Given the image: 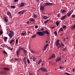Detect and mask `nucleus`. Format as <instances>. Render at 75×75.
Wrapping results in <instances>:
<instances>
[{"mask_svg": "<svg viewBox=\"0 0 75 75\" xmlns=\"http://www.w3.org/2000/svg\"><path fill=\"white\" fill-rule=\"evenodd\" d=\"M40 30L41 31H38V32H37V34L38 35H39L40 36H43L44 34H49V33L48 32V31H43L44 30V28H40Z\"/></svg>", "mask_w": 75, "mask_h": 75, "instance_id": "f257e3e1", "label": "nucleus"}, {"mask_svg": "<svg viewBox=\"0 0 75 75\" xmlns=\"http://www.w3.org/2000/svg\"><path fill=\"white\" fill-rule=\"evenodd\" d=\"M53 4H52L51 3H46V4L43 6H40V9L41 11H44L45 10V7L46 6H53Z\"/></svg>", "mask_w": 75, "mask_h": 75, "instance_id": "f03ea898", "label": "nucleus"}, {"mask_svg": "<svg viewBox=\"0 0 75 75\" xmlns=\"http://www.w3.org/2000/svg\"><path fill=\"white\" fill-rule=\"evenodd\" d=\"M60 41L59 40H58L56 42H55L56 45V46H58V48H61V45L59 43V42Z\"/></svg>", "mask_w": 75, "mask_h": 75, "instance_id": "7ed1b4c3", "label": "nucleus"}, {"mask_svg": "<svg viewBox=\"0 0 75 75\" xmlns=\"http://www.w3.org/2000/svg\"><path fill=\"white\" fill-rule=\"evenodd\" d=\"M43 65L44 64L43 63L42 65L41 66L42 67L40 68V70H41V71H48L45 68H43V67H42Z\"/></svg>", "mask_w": 75, "mask_h": 75, "instance_id": "20e7f679", "label": "nucleus"}, {"mask_svg": "<svg viewBox=\"0 0 75 75\" xmlns=\"http://www.w3.org/2000/svg\"><path fill=\"white\" fill-rule=\"evenodd\" d=\"M14 34V33H10V34L8 35L9 36L10 38H12V37H13V36Z\"/></svg>", "mask_w": 75, "mask_h": 75, "instance_id": "39448f33", "label": "nucleus"}, {"mask_svg": "<svg viewBox=\"0 0 75 75\" xmlns=\"http://www.w3.org/2000/svg\"><path fill=\"white\" fill-rule=\"evenodd\" d=\"M61 60V57H58L57 58L56 62H58V61H60Z\"/></svg>", "mask_w": 75, "mask_h": 75, "instance_id": "423d86ee", "label": "nucleus"}, {"mask_svg": "<svg viewBox=\"0 0 75 75\" xmlns=\"http://www.w3.org/2000/svg\"><path fill=\"white\" fill-rule=\"evenodd\" d=\"M67 17V15H65L64 16H62V17H61V20H64L65 19L66 17Z\"/></svg>", "mask_w": 75, "mask_h": 75, "instance_id": "0eeeda50", "label": "nucleus"}, {"mask_svg": "<svg viewBox=\"0 0 75 75\" xmlns=\"http://www.w3.org/2000/svg\"><path fill=\"white\" fill-rule=\"evenodd\" d=\"M26 59H27V57H25L23 59V62H24V63H25V64H26L27 62V61L26 60Z\"/></svg>", "mask_w": 75, "mask_h": 75, "instance_id": "6e6552de", "label": "nucleus"}, {"mask_svg": "<svg viewBox=\"0 0 75 75\" xmlns=\"http://www.w3.org/2000/svg\"><path fill=\"white\" fill-rule=\"evenodd\" d=\"M48 45H49V44H46V45L44 46V48L43 49L44 51H45V50H46V48H47Z\"/></svg>", "mask_w": 75, "mask_h": 75, "instance_id": "1a4fd4ad", "label": "nucleus"}, {"mask_svg": "<svg viewBox=\"0 0 75 75\" xmlns=\"http://www.w3.org/2000/svg\"><path fill=\"white\" fill-rule=\"evenodd\" d=\"M20 48H19V49L18 50V51H17V52H16V54H17V55L18 56L19 54H20Z\"/></svg>", "mask_w": 75, "mask_h": 75, "instance_id": "9d476101", "label": "nucleus"}, {"mask_svg": "<svg viewBox=\"0 0 75 75\" xmlns=\"http://www.w3.org/2000/svg\"><path fill=\"white\" fill-rule=\"evenodd\" d=\"M7 15L9 16V17H11L12 15L11 12H10L8 11V12H7Z\"/></svg>", "mask_w": 75, "mask_h": 75, "instance_id": "9b49d317", "label": "nucleus"}, {"mask_svg": "<svg viewBox=\"0 0 75 75\" xmlns=\"http://www.w3.org/2000/svg\"><path fill=\"white\" fill-rule=\"evenodd\" d=\"M54 57H55V54H53V55H52V56L50 57L49 59H52V58H54Z\"/></svg>", "mask_w": 75, "mask_h": 75, "instance_id": "f8f14e48", "label": "nucleus"}, {"mask_svg": "<svg viewBox=\"0 0 75 75\" xmlns=\"http://www.w3.org/2000/svg\"><path fill=\"white\" fill-rule=\"evenodd\" d=\"M71 14H72V13L71 12H68V13H67V16H68V17H69V16H70V15H71Z\"/></svg>", "mask_w": 75, "mask_h": 75, "instance_id": "ddd939ff", "label": "nucleus"}, {"mask_svg": "<svg viewBox=\"0 0 75 75\" xmlns=\"http://www.w3.org/2000/svg\"><path fill=\"white\" fill-rule=\"evenodd\" d=\"M64 31V30L62 28H60V29H59V31H58V32H59L60 31Z\"/></svg>", "mask_w": 75, "mask_h": 75, "instance_id": "4468645a", "label": "nucleus"}, {"mask_svg": "<svg viewBox=\"0 0 75 75\" xmlns=\"http://www.w3.org/2000/svg\"><path fill=\"white\" fill-rule=\"evenodd\" d=\"M23 52L25 54L26 53H27V50L24 49V48H23Z\"/></svg>", "mask_w": 75, "mask_h": 75, "instance_id": "2eb2a0df", "label": "nucleus"}, {"mask_svg": "<svg viewBox=\"0 0 75 75\" xmlns=\"http://www.w3.org/2000/svg\"><path fill=\"white\" fill-rule=\"evenodd\" d=\"M8 39V38L7 37H5L4 38V41L5 42H6V41H7V39Z\"/></svg>", "mask_w": 75, "mask_h": 75, "instance_id": "dca6fc26", "label": "nucleus"}, {"mask_svg": "<svg viewBox=\"0 0 75 75\" xmlns=\"http://www.w3.org/2000/svg\"><path fill=\"white\" fill-rule=\"evenodd\" d=\"M24 6V3H23V2L21 3V5L20 6L21 7H22V6Z\"/></svg>", "mask_w": 75, "mask_h": 75, "instance_id": "f3484780", "label": "nucleus"}, {"mask_svg": "<svg viewBox=\"0 0 75 75\" xmlns=\"http://www.w3.org/2000/svg\"><path fill=\"white\" fill-rule=\"evenodd\" d=\"M56 25L57 26L59 25V22L58 21H56Z\"/></svg>", "mask_w": 75, "mask_h": 75, "instance_id": "a211bd4d", "label": "nucleus"}, {"mask_svg": "<svg viewBox=\"0 0 75 75\" xmlns=\"http://www.w3.org/2000/svg\"><path fill=\"white\" fill-rule=\"evenodd\" d=\"M71 28H75V24H74V25H72V26H71Z\"/></svg>", "mask_w": 75, "mask_h": 75, "instance_id": "6ab92c4d", "label": "nucleus"}, {"mask_svg": "<svg viewBox=\"0 0 75 75\" xmlns=\"http://www.w3.org/2000/svg\"><path fill=\"white\" fill-rule=\"evenodd\" d=\"M46 16H43V18L44 19H47L48 18V17H46Z\"/></svg>", "mask_w": 75, "mask_h": 75, "instance_id": "aec40b11", "label": "nucleus"}, {"mask_svg": "<svg viewBox=\"0 0 75 75\" xmlns=\"http://www.w3.org/2000/svg\"><path fill=\"white\" fill-rule=\"evenodd\" d=\"M14 40H11L10 41L9 43L10 44H11V43L13 42H14Z\"/></svg>", "mask_w": 75, "mask_h": 75, "instance_id": "412c9836", "label": "nucleus"}, {"mask_svg": "<svg viewBox=\"0 0 75 75\" xmlns=\"http://www.w3.org/2000/svg\"><path fill=\"white\" fill-rule=\"evenodd\" d=\"M35 37H36V35H34L33 36H32V38H34Z\"/></svg>", "mask_w": 75, "mask_h": 75, "instance_id": "4be33fe9", "label": "nucleus"}, {"mask_svg": "<svg viewBox=\"0 0 75 75\" xmlns=\"http://www.w3.org/2000/svg\"><path fill=\"white\" fill-rule=\"evenodd\" d=\"M36 59V58L35 57H33V60L34 62H35V60Z\"/></svg>", "mask_w": 75, "mask_h": 75, "instance_id": "5701e85b", "label": "nucleus"}, {"mask_svg": "<svg viewBox=\"0 0 75 75\" xmlns=\"http://www.w3.org/2000/svg\"><path fill=\"white\" fill-rule=\"evenodd\" d=\"M67 27V25H63L62 26L63 28H65Z\"/></svg>", "mask_w": 75, "mask_h": 75, "instance_id": "b1692460", "label": "nucleus"}, {"mask_svg": "<svg viewBox=\"0 0 75 75\" xmlns=\"http://www.w3.org/2000/svg\"><path fill=\"white\" fill-rule=\"evenodd\" d=\"M30 21H34V20H35L33 19V18H30Z\"/></svg>", "mask_w": 75, "mask_h": 75, "instance_id": "393cba45", "label": "nucleus"}, {"mask_svg": "<svg viewBox=\"0 0 75 75\" xmlns=\"http://www.w3.org/2000/svg\"><path fill=\"white\" fill-rule=\"evenodd\" d=\"M27 62L28 64H30V61L29 59H27Z\"/></svg>", "mask_w": 75, "mask_h": 75, "instance_id": "a878e982", "label": "nucleus"}, {"mask_svg": "<svg viewBox=\"0 0 75 75\" xmlns=\"http://www.w3.org/2000/svg\"><path fill=\"white\" fill-rule=\"evenodd\" d=\"M4 18V20L5 21H6V22H7L8 20L7 19L6 17H5V18Z\"/></svg>", "mask_w": 75, "mask_h": 75, "instance_id": "bb28decb", "label": "nucleus"}, {"mask_svg": "<svg viewBox=\"0 0 75 75\" xmlns=\"http://www.w3.org/2000/svg\"><path fill=\"white\" fill-rule=\"evenodd\" d=\"M3 53L4 54H7V52H6V51H5V50H4Z\"/></svg>", "mask_w": 75, "mask_h": 75, "instance_id": "cd10ccee", "label": "nucleus"}, {"mask_svg": "<svg viewBox=\"0 0 75 75\" xmlns=\"http://www.w3.org/2000/svg\"><path fill=\"white\" fill-rule=\"evenodd\" d=\"M4 70H7L8 71H9V69L8 68H4Z\"/></svg>", "mask_w": 75, "mask_h": 75, "instance_id": "c85d7f7f", "label": "nucleus"}, {"mask_svg": "<svg viewBox=\"0 0 75 75\" xmlns=\"http://www.w3.org/2000/svg\"><path fill=\"white\" fill-rule=\"evenodd\" d=\"M42 59H40V60H39V62L38 63V64H40V63L41 62H42Z\"/></svg>", "mask_w": 75, "mask_h": 75, "instance_id": "c756f323", "label": "nucleus"}, {"mask_svg": "<svg viewBox=\"0 0 75 75\" xmlns=\"http://www.w3.org/2000/svg\"><path fill=\"white\" fill-rule=\"evenodd\" d=\"M67 48H62V50H63V51H66V50Z\"/></svg>", "mask_w": 75, "mask_h": 75, "instance_id": "7c9ffc66", "label": "nucleus"}, {"mask_svg": "<svg viewBox=\"0 0 75 75\" xmlns=\"http://www.w3.org/2000/svg\"><path fill=\"white\" fill-rule=\"evenodd\" d=\"M62 13H65V12H66L65 10H62Z\"/></svg>", "mask_w": 75, "mask_h": 75, "instance_id": "2f4dec72", "label": "nucleus"}, {"mask_svg": "<svg viewBox=\"0 0 75 75\" xmlns=\"http://www.w3.org/2000/svg\"><path fill=\"white\" fill-rule=\"evenodd\" d=\"M11 8H15V6H11Z\"/></svg>", "mask_w": 75, "mask_h": 75, "instance_id": "473e14b6", "label": "nucleus"}, {"mask_svg": "<svg viewBox=\"0 0 75 75\" xmlns=\"http://www.w3.org/2000/svg\"><path fill=\"white\" fill-rule=\"evenodd\" d=\"M65 74H67V75H71L70 74L67 73V72H65Z\"/></svg>", "mask_w": 75, "mask_h": 75, "instance_id": "72a5a7b5", "label": "nucleus"}, {"mask_svg": "<svg viewBox=\"0 0 75 75\" xmlns=\"http://www.w3.org/2000/svg\"><path fill=\"white\" fill-rule=\"evenodd\" d=\"M49 20L48 19V20H47V21H45L44 23H47L48 21H49Z\"/></svg>", "mask_w": 75, "mask_h": 75, "instance_id": "f704fd0d", "label": "nucleus"}, {"mask_svg": "<svg viewBox=\"0 0 75 75\" xmlns=\"http://www.w3.org/2000/svg\"><path fill=\"white\" fill-rule=\"evenodd\" d=\"M31 52L32 53H35H35H36L35 52V51H33V50H31Z\"/></svg>", "mask_w": 75, "mask_h": 75, "instance_id": "c9c22d12", "label": "nucleus"}, {"mask_svg": "<svg viewBox=\"0 0 75 75\" xmlns=\"http://www.w3.org/2000/svg\"><path fill=\"white\" fill-rule=\"evenodd\" d=\"M3 34V31H0V34Z\"/></svg>", "mask_w": 75, "mask_h": 75, "instance_id": "e433bc0d", "label": "nucleus"}, {"mask_svg": "<svg viewBox=\"0 0 75 75\" xmlns=\"http://www.w3.org/2000/svg\"><path fill=\"white\" fill-rule=\"evenodd\" d=\"M54 33L56 35H57V31H54Z\"/></svg>", "mask_w": 75, "mask_h": 75, "instance_id": "4c0bfd02", "label": "nucleus"}, {"mask_svg": "<svg viewBox=\"0 0 75 75\" xmlns=\"http://www.w3.org/2000/svg\"><path fill=\"white\" fill-rule=\"evenodd\" d=\"M61 44L62 45V46H64V44H63V42H61Z\"/></svg>", "mask_w": 75, "mask_h": 75, "instance_id": "58836bf2", "label": "nucleus"}, {"mask_svg": "<svg viewBox=\"0 0 75 75\" xmlns=\"http://www.w3.org/2000/svg\"><path fill=\"white\" fill-rule=\"evenodd\" d=\"M1 72L2 74H5V73H4V71H1Z\"/></svg>", "mask_w": 75, "mask_h": 75, "instance_id": "ea45409f", "label": "nucleus"}, {"mask_svg": "<svg viewBox=\"0 0 75 75\" xmlns=\"http://www.w3.org/2000/svg\"><path fill=\"white\" fill-rule=\"evenodd\" d=\"M21 50H23V48H21V47L20 48V52L21 51Z\"/></svg>", "mask_w": 75, "mask_h": 75, "instance_id": "a19ab883", "label": "nucleus"}, {"mask_svg": "<svg viewBox=\"0 0 75 75\" xmlns=\"http://www.w3.org/2000/svg\"><path fill=\"white\" fill-rule=\"evenodd\" d=\"M21 35H23L24 36L25 35V33H21Z\"/></svg>", "mask_w": 75, "mask_h": 75, "instance_id": "79ce46f5", "label": "nucleus"}, {"mask_svg": "<svg viewBox=\"0 0 75 75\" xmlns=\"http://www.w3.org/2000/svg\"><path fill=\"white\" fill-rule=\"evenodd\" d=\"M14 59H15V60H16V61H18V60H19L18 59H17L16 58H15Z\"/></svg>", "mask_w": 75, "mask_h": 75, "instance_id": "37998d69", "label": "nucleus"}, {"mask_svg": "<svg viewBox=\"0 0 75 75\" xmlns=\"http://www.w3.org/2000/svg\"><path fill=\"white\" fill-rule=\"evenodd\" d=\"M35 28H38V25H35Z\"/></svg>", "mask_w": 75, "mask_h": 75, "instance_id": "c03bdc74", "label": "nucleus"}, {"mask_svg": "<svg viewBox=\"0 0 75 75\" xmlns=\"http://www.w3.org/2000/svg\"><path fill=\"white\" fill-rule=\"evenodd\" d=\"M18 39L16 40V43H18Z\"/></svg>", "mask_w": 75, "mask_h": 75, "instance_id": "a18cd8bd", "label": "nucleus"}, {"mask_svg": "<svg viewBox=\"0 0 75 75\" xmlns=\"http://www.w3.org/2000/svg\"><path fill=\"white\" fill-rule=\"evenodd\" d=\"M34 17H37V16L36 15H34Z\"/></svg>", "mask_w": 75, "mask_h": 75, "instance_id": "49530a36", "label": "nucleus"}, {"mask_svg": "<svg viewBox=\"0 0 75 75\" xmlns=\"http://www.w3.org/2000/svg\"><path fill=\"white\" fill-rule=\"evenodd\" d=\"M57 17H60V14L59 13L57 15Z\"/></svg>", "mask_w": 75, "mask_h": 75, "instance_id": "de8ad7c7", "label": "nucleus"}, {"mask_svg": "<svg viewBox=\"0 0 75 75\" xmlns=\"http://www.w3.org/2000/svg\"><path fill=\"white\" fill-rule=\"evenodd\" d=\"M72 16V17H75V15H73Z\"/></svg>", "mask_w": 75, "mask_h": 75, "instance_id": "09e8293b", "label": "nucleus"}, {"mask_svg": "<svg viewBox=\"0 0 75 75\" xmlns=\"http://www.w3.org/2000/svg\"><path fill=\"white\" fill-rule=\"evenodd\" d=\"M55 26H53V27H51V28H52V29H53V28H54Z\"/></svg>", "mask_w": 75, "mask_h": 75, "instance_id": "8fccbe9b", "label": "nucleus"}, {"mask_svg": "<svg viewBox=\"0 0 75 75\" xmlns=\"http://www.w3.org/2000/svg\"><path fill=\"white\" fill-rule=\"evenodd\" d=\"M10 32H11V33H14L13 31H10Z\"/></svg>", "mask_w": 75, "mask_h": 75, "instance_id": "3c124183", "label": "nucleus"}, {"mask_svg": "<svg viewBox=\"0 0 75 75\" xmlns=\"http://www.w3.org/2000/svg\"><path fill=\"white\" fill-rule=\"evenodd\" d=\"M5 47H6V48H8V46L7 45H5Z\"/></svg>", "mask_w": 75, "mask_h": 75, "instance_id": "603ef678", "label": "nucleus"}, {"mask_svg": "<svg viewBox=\"0 0 75 75\" xmlns=\"http://www.w3.org/2000/svg\"><path fill=\"white\" fill-rule=\"evenodd\" d=\"M24 12H23V10H22V11H21V14H23Z\"/></svg>", "mask_w": 75, "mask_h": 75, "instance_id": "864d4df0", "label": "nucleus"}, {"mask_svg": "<svg viewBox=\"0 0 75 75\" xmlns=\"http://www.w3.org/2000/svg\"><path fill=\"white\" fill-rule=\"evenodd\" d=\"M59 68L60 69H61V68H62V66H60V67H59Z\"/></svg>", "mask_w": 75, "mask_h": 75, "instance_id": "5fc2aeb1", "label": "nucleus"}, {"mask_svg": "<svg viewBox=\"0 0 75 75\" xmlns=\"http://www.w3.org/2000/svg\"><path fill=\"white\" fill-rule=\"evenodd\" d=\"M74 71H75V69H72V71L74 72Z\"/></svg>", "mask_w": 75, "mask_h": 75, "instance_id": "6e6d98bb", "label": "nucleus"}, {"mask_svg": "<svg viewBox=\"0 0 75 75\" xmlns=\"http://www.w3.org/2000/svg\"><path fill=\"white\" fill-rule=\"evenodd\" d=\"M18 0H15L14 2H17V1H18Z\"/></svg>", "mask_w": 75, "mask_h": 75, "instance_id": "4d7b16f0", "label": "nucleus"}, {"mask_svg": "<svg viewBox=\"0 0 75 75\" xmlns=\"http://www.w3.org/2000/svg\"><path fill=\"white\" fill-rule=\"evenodd\" d=\"M8 48L9 49L11 48V47L8 46Z\"/></svg>", "mask_w": 75, "mask_h": 75, "instance_id": "13d9d810", "label": "nucleus"}, {"mask_svg": "<svg viewBox=\"0 0 75 75\" xmlns=\"http://www.w3.org/2000/svg\"><path fill=\"white\" fill-rule=\"evenodd\" d=\"M27 23L28 24L29 23H30L29 21H28V22H27Z\"/></svg>", "mask_w": 75, "mask_h": 75, "instance_id": "bf43d9fd", "label": "nucleus"}, {"mask_svg": "<svg viewBox=\"0 0 75 75\" xmlns=\"http://www.w3.org/2000/svg\"><path fill=\"white\" fill-rule=\"evenodd\" d=\"M29 75H33V74H29Z\"/></svg>", "mask_w": 75, "mask_h": 75, "instance_id": "052dcab7", "label": "nucleus"}, {"mask_svg": "<svg viewBox=\"0 0 75 75\" xmlns=\"http://www.w3.org/2000/svg\"><path fill=\"white\" fill-rule=\"evenodd\" d=\"M24 34H25V35H27V33H26V32H25L24 33Z\"/></svg>", "mask_w": 75, "mask_h": 75, "instance_id": "680f3d73", "label": "nucleus"}, {"mask_svg": "<svg viewBox=\"0 0 75 75\" xmlns=\"http://www.w3.org/2000/svg\"><path fill=\"white\" fill-rule=\"evenodd\" d=\"M51 62H52V61H50V62H49V63H51Z\"/></svg>", "mask_w": 75, "mask_h": 75, "instance_id": "e2e57ef3", "label": "nucleus"}, {"mask_svg": "<svg viewBox=\"0 0 75 75\" xmlns=\"http://www.w3.org/2000/svg\"><path fill=\"white\" fill-rule=\"evenodd\" d=\"M19 14H20V13H21V11H19V12H18Z\"/></svg>", "mask_w": 75, "mask_h": 75, "instance_id": "0e129e2a", "label": "nucleus"}, {"mask_svg": "<svg viewBox=\"0 0 75 75\" xmlns=\"http://www.w3.org/2000/svg\"><path fill=\"white\" fill-rule=\"evenodd\" d=\"M39 0H37V2H39Z\"/></svg>", "mask_w": 75, "mask_h": 75, "instance_id": "69168bd1", "label": "nucleus"}, {"mask_svg": "<svg viewBox=\"0 0 75 75\" xmlns=\"http://www.w3.org/2000/svg\"><path fill=\"white\" fill-rule=\"evenodd\" d=\"M11 51H12L13 48H11Z\"/></svg>", "mask_w": 75, "mask_h": 75, "instance_id": "338daca9", "label": "nucleus"}, {"mask_svg": "<svg viewBox=\"0 0 75 75\" xmlns=\"http://www.w3.org/2000/svg\"><path fill=\"white\" fill-rule=\"evenodd\" d=\"M66 39H67V40H68V39H69V38H66Z\"/></svg>", "mask_w": 75, "mask_h": 75, "instance_id": "774afa93", "label": "nucleus"}]
</instances>
